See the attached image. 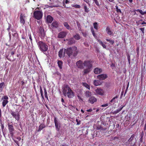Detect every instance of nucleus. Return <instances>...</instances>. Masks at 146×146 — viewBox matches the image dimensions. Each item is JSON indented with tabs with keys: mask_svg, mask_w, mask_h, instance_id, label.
<instances>
[{
	"mask_svg": "<svg viewBox=\"0 0 146 146\" xmlns=\"http://www.w3.org/2000/svg\"><path fill=\"white\" fill-rule=\"evenodd\" d=\"M98 41L99 42V44L101 45L103 43L102 41L100 40H98Z\"/></svg>",
	"mask_w": 146,
	"mask_h": 146,
	"instance_id": "55",
	"label": "nucleus"
},
{
	"mask_svg": "<svg viewBox=\"0 0 146 146\" xmlns=\"http://www.w3.org/2000/svg\"><path fill=\"white\" fill-rule=\"evenodd\" d=\"M67 35L66 32L64 31H62L59 33L58 34V37L60 38H63L64 37Z\"/></svg>",
	"mask_w": 146,
	"mask_h": 146,
	"instance_id": "13",
	"label": "nucleus"
},
{
	"mask_svg": "<svg viewBox=\"0 0 146 146\" xmlns=\"http://www.w3.org/2000/svg\"><path fill=\"white\" fill-rule=\"evenodd\" d=\"M72 6L73 7L78 8H80L81 7V6L80 5L77 4L72 5Z\"/></svg>",
	"mask_w": 146,
	"mask_h": 146,
	"instance_id": "37",
	"label": "nucleus"
},
{
	"mask_svg": "<svg viewBox=\"0 0 146 146\" xmlns=\"http://www.w3.org/2000/svg\"><path fill=\"white\" fill-rule=\"evenodd\" d=\"M94 72L96 74H98L101 73L102 72V70L101 68H96L94 70Z\"/></svg>",
	"mask_w": 146,
	"mask_h": 146,
	"instance_id": "16",
	"label": "nucleus"
},
{
	"mask_svg": "<svg viewBox=\"0 0 146 146\" xmlns=\"http://www.w3.org/2000/svg\"><path fill=\"white\" fill-rule=\"evenodd\" d=\"M108 76L106 74H102L97 76V78L100 80H104L107 78Z\"/></svg>",
	"mask_w": 146,
	"mask_h": 146,
	"instance_id": "11",
	"label": "nucleus"
},
{
	"mask_svg": "<svg viewBox=\"0 0 146 146\" xmlns=\"http://www.w3.org/2000/svg\"><path fill=\"white\" fill-rule=\"evenodd\" d=\"M38 45L39 49L42 52H45L48 50V46L42 41L38 42Z\"/></svg>",
	"mask_w": 146,
	"mask_h": 146,
	"instance_id": "4",
	"label": "nucleus"
},
{
	"mask_svg": "<svg viewBox=\"0 0 146 146\" xmlns=\"http://www.w3.org/2000/svg\"><path fill=\"white\" fill-rule=\"evenodd\" d=\"M8 103V101L7 100H3L2 104L3 107H5L6 104Z\"/></svg>",
	"mask_w": 146,
	"mask_h": 146,
	"instance_id": "31",
	"label": "nucleus"
},
{
	"mask_svg": "<svg viewBox=\"0 0 146 146\" xmlns=\"http://www.w3.org/2000/svg\"><path fill=\"white\" fill-rule=\"evenodd\" d=\"M63 92L65 96H67L69 98H72L74 97V93L68 86L64 85L62 88Z\"/></svg>",
	"mask_w": 146,
	"mask_h": 146,
	"instance_id": "2",
	"label": "nucleus"
},
{
	"mask_svg": "<svg viewBox=\"0 0 146 146\" xmlns=\"http://www.w3.org/2000/svg\"><path fill=\"white\" fill-rule=\"evenodd\" d=\"M11 114L17 120L19 119V115L17 111H11Z\"/></svg>",
	"mask_w": 146,
	"mask_h": 146,
	"instance_id": "10",
	"label": "nucleus"
},
{
	"mask_svg": "<svg viewBox=\"0 0 146 146\" xmlns=\"http://www.w3.org/2000/svg\"><path fill=\"white\" fill-rule=\"evenodd\" d=\"M89 102L91 104H93L97 101V99L94 96L90 97L89 100Z\"/></svg>",
	"mask_w": 146,
	"mask_h": 146,
	"instance_id": "17",
	"label": "nucleus"
},
{
	"mask_svg": "<svg viewBox=\"0 0 146 146\" xmlns=\"http://www.w3.org/2000/svg\"><path fill=\"white\" fill-rule=\"evenodd\" d=\"M87 111L88 112H91L92 111V109H90L89 110H87Z\"/></svg>",
	"mask_w": 146,
	"mask_h": 146,
	"instance_id": "57",
	"label": "nucleus"
},
{
	"mask_svg": "<svg viewBox=\"0 0 146 146\" xmlns=\"http://www.w3.org/2000/svg\"><path fill=\"white\" fill-rule=\"evenodd\" d=\"M2 100H7L8 99V97L7 96H3L2 98Z\"/></svg>",
	"mask_w": 146,
	"mask_h": 146,
	"instance_id": "42",
	"label": "nucleus"
},
{
	"mask_svg": "<svg viewBox=\"0 0 146 146\" xmlns=\"http://www.w3.org/2000/svg\"><path fill=\"white\" fill-rule=\"evenodd\" d=\"M96 129L98 130H102V127L100 126H97Z\"/></svg>",
	"mask_w": 146,
	"mask_h": 146,
	"instance_id": "48",
	"label": "nucleus"
},
{
	"mask_svg": "<svg viewBox=\"0 0 146 146\" xmlns=\"http://www.w3.org/2000/svg\"><path fill=\"white\" fill-rule=\"evenodd\" d=\"M63 25L68 30H70L71 28L68 24L66 22H64Z\"/></svg>",
	"mask_w": 146,
	"mask_h": 146,
	"instance_id": "25",
	"label": "nucleus"
},
{
	"mask_svg": "<svg viewBox=\"0 0 146 146\" xmlns=\"http://www.w3.org/2000/svg\"><path fill=\"white\" fill-rule=\"evenodd\" d=\"M95 91L97 94L101 96L103 95L104 93L103 90L100 88H97L95 90Z\"/></svg>",
	"mask_w": 146,
	"mask_h": 146,
	"instance_id": "14",
	"label": "nucleus"
},
{
	"mask_svg": "<svg viewBox=\"0 0 146 146\" xmlns=\"http://www.w3.org/2000/svg\"><path fill=\"white\" fill-rule=\"evenodd\" d=\"M76 121L77 122V125H79L81 123V121L80 120H79V119H76Z\"/></svg>",
	"mask_w": 146,
	"mask_h": 146,
	"instance_id": "43",
	"label": "nucleus"
},
{
	"mask_svg": "<svg viewBox=\"0 0 146 146\" xmlns=\"http://www.w3.org/2000/svg\"><path fill=\"white\" fill-rule=\"evenodd\" d=\"M84 11L87 13H88L89 11V9L88 8L87 6L86 5L84 6Z\"/></svg>",
	"mask_w": 146,
	"mask_h": 146,
	"instance_id": "35",
	"label": "nucleus"
},
{
	"mask_svg": "<svg viewBox=\"0 0 146 146\" xmlns=\"http://www.w3.org/2000/svg\"><path fill=\"white\" fill-rule=\"evenodd\" d=\"M84 86L86 87L88 89H90V86L86 83H83V85Z\"/></svg>",
	"mask_w": 146,
	"mask_h": 146,
	"instance_id": "38",
	"label": "nucleus"
},
{
	"mask_svg": "<svg viewBox=\"0 0 146 146\" xmlns=\"http://www.w3.org/2000/svg\"><path fill=\"white\" fill-rule=\"evenodd\" d=\"M58 26V23L56 21H54L52 24V26L53 28H57Z\"/></svg>",
	"mask_w": 146,
	"mask_h": 146,
	"instance_id": "21",
	"label": "nucleus"
},
{
	"mask_svg": "<svg viewBox=\"0 0 146 146\" xmlns=\"http://www.w3.org/2000/svg\"><path fill=\"white\" fill-rule=\"evenodd\" d=\"M143 136H141V138L140 139V141L139 142V144H140V143H141L143 141Z\"/></svg>",
	"mask_w": 146,
	"mask_h": 146,
	"instance_id": "46",
	"label": "nucleus"
},
{
	"mask_svg": "<svg viewBox=\"0 0 146 146\" xmlns=\"http://www.w3.org/2000/svg\"><path fill=\"white\" fill-rule=\"evenodd\" d=\"M44 96L48 100V97L47 96V92L46 90V89L45 88L44 89Z\"/></svg>",
	"mask_w": 146,
	"mask_h": 146,
	"instance_id": "33",
	"label": "nucleus"
},
{
	"mask_svg": "<svg viewBox=\"0 0 146 146\" xmlns=\"http://www.w3.org/2000/svg\"><path fill=\"white\" fill-rule=\"evenodd\" d=\"M61 102H62V104L65 107H67V106H65L66 103L65 102L63 98H62L61 99Z\"/></svg>",
	"mask_w": 146,
	"mask_h": 146,
	"instance_id": "41",
	"label": "nucleus"
},
{
	"mask_svg": "<svg viewBox=\"0 0 146 146\" xmlns=\"http://www.w3.org/2000/svg\"><path fill=\"white\" fill-rule=\"evenodd\" d=\"M10 133L11 134V137L12 139L17 143V141H16L15 140V134L16 133V131L14 129L13 126L11 125H10Z\"/></svg>",
	"mask_w": 146,
	"mask_h": 146,
	"instance_id": "6",
	"label": "nucleus"
},
{
	"mask_svg": "<svg viewBox=\"0 0 146 146\" xmlns=\"http://www.w3.org/2000/svg\"><path fill=\"white\" fill-rule=\"evenodd\" d=\"M108 106V104H104L102 105L101 106L102 107H105L107 106Z\"/></svg>",
	"mask_w": 146,
	"mask_h": 146,
	"instance_id": "50",
	"label": "nucleus"
},
{
	"mask_svg": "<svg viewBox=\"0 0 146 146\" xmlns=\"http://www.w3.org/2000/svg\"><path fill=\"white\" fill-rule=\"evenodd\" d=\"M14 53H15V52L13 51L11 52V55H13L14 54Z\"/></svg>",
	"mask_w": 146,
	"mask_h": 146,
	"instance_id": "60",
	"label": "nucleus"
},
{
	"mask_svg": "<svg viewBox=\"0 0 146 146\" xmlns=\"http://www.w3.org/2000/svg\"><path fill=\"white\" fill-rule=\"evenodd\" d=\"M39 35L42 38H43L46 36V34L43 28L40 26L39 29Z\"/></svg>",
	"mask_w": 146,
	"mask_h": 146,
	"instance_id": "8",
	"label": "nucleus"
},
{
	"mask_svg": "<svg viewBox=\"0 0 146 146\" xmlns=\"http://www.w3.org/2000/svg\"><path fill=\"white\" fill-rule=\"evenodd\" d=\"M41 97H42V98L43 99H44V96H43V94H41Z\"/></svg>",
	"mask_w": 146,
	"mask_h": 146,
	"instance_id": "61",
	"label": "nucleus"
},
{
	"mask_svg": "<svg viewBox=\"0 0 146 146\" xmlns=\"http://www.w3.org/2000/svg\"><path fill=\"white\" fill-rule=\"evenodd\" d=\"M20 22L21 23H22L23 24L25 23V17L24 15L21 14L20 16Z\"/></svg>",
	"mask_w": 146,
	"mask_h": 146,
	"instance_id": "15",
	"label": "nucleus"
},
{
	"mask_svg": "<svg viewBox=\"0 0 146 146\" xmlns=\"http://www.w3.org/2000/svg\"><path fill=\"white\" fill-rule=\"evenodd\" d=\"M140 30L142 31V33L144 35V28H141L139 29Z\"/></svg>",
	"mask_w": 146,
	"mask_h": 146,
	"instance_id": "45",
	"label": "nucleus"
},
{
	"mask_svg": "<svg viewBox=\"0 0 146 146\" xmlns=\"http://www.w3.org/2000/svg\"><path fill=\"white\" fill-rule=\"evenodd\" d=\"M134 137V135L133 134L129 139L127 143V144H129L131 142V145L132 146H134L135 145L136 140H135V141L133 140Z\"/></svg>",
	"mask_w": 146,
	"mask_h": 146,
	"instance_id": "9",
	"label": "nucleus"
},
{
	"mask_svg": "<svg viewBox=\"0 0 146 146\" xmlns=\"http://www.w3.org/2000/svg\"><path fill=\"white\" fill-rule=\"evenodd\" d=\"M91 31H92L93 35L94 36V37L95 36H96L95 35V34L94 31L93 30V29H91Z\"/></svg>",
	"mask_w": 146,
	"mask_h": 146,
	"instance_id": "49",
	"label": "nucleus"
},
{
	"mask_svg": "<svg viewBox=\"0 0 146 146\" xmlns=\"http://www.w3.org/2000/svg\"><path fill=\"white\" fill-rule=\"evenodd\" d=\"M74 37L75 39L78 40L80 39V37L79 35L78 34H76L74 36Z\"/></svg>",
	"mask_w": 146,
	"mask_h": 146,
	"instance_id": "32",
	"label": "nucleus"
},
{
	"mask_svg": "<svg viewBox=\"0 0 146 146\" xmlns=\"http://www.w3.org/2000/svg\"><path fill=\"white\" fill-rule=\"evenodd\" d=\"M78 99L79 100H82V99L80 97V96H78Z\"/></svg>",
	"mask_w": 146,
	"mask_h": 146,
	"instance_id": "58",
	"label": "nucleus"
},
{
	"mask_svg": "<svg viewBox=\"0 0 146 146\" xmlns=\"http://www.w3.org/2000/svg\"><path fill=\"white\" fill-rule=\"evenodd\" d=\"M135 11L139 12L142 15H143L145 14V12H143L142 10L141 9H137L135 10Z\"/></svg>",
	"mask_w": 146,
	"mask_h": 146,
	"instance_id": "29",
	"label": "nucleus"
},
{
	"mask_svg": "<svg viewBox=\"0 0 146 146\" xmlns=\"http://www.w3.org/2000/svg\"><path fill=\"white\" fill-rule=\"evenodd\" d=\"M144 24H146V22H143L141 23V24L143 25Z\"/></svg>",
	"mask_w": 146,
	"mask_h": 146,
	"instance_id": "62",
	"label": "nucleus"
},
{
	"mask_svg": "<svg viewBox=\"0 0 146 146\" xmlns=\"http://www.w3.org/2000/svg\"><path fill=\"white\" fill-rule=\"evenodd\" d=\"M58 64L60 69L62 68V62L61 60H58Z\"/></svg>",
	"mask_w": 146,
	"mask_h": 146,
	"instance_id": "24",
	"label": "nucleus"
},
{
	"mask_svg": "<svg viewBox=\"0 0 146 146\" xmlns=\"http://www.w3.org/2000/svg\"><path fill=\"white\" fill-rule=\"evenodd\" d=\"M29 39L30 40L31 42H32V37H31V36L30 34H29Z\"/></svg>",
	"mask_w": 146,
	"mask_h": 146,
	"instance_id": "47",
	"label": "nucleus"
},
{
	"mask_svg": "<svg viewBox=\"0 0 146 146\" xmlns=\"http://www.w3.org/2000/svg\"><path fill=\"white\" fill-rule=\"evenodd\" d=\"M40 94H43V92H42V87L41 86H40Z\"/></svg>",
	"mask_w": 146,
	"mask_h": 146,
	"instance_id": "51",
	"label": "nucleus"
},
{
	"mask_svg": "<svg viewBox=\"0 0 146 146\" xmlns=\"http://www.w3.org/2000/svg\"><path fill=\"white\" fill-rule=\"evenodd\" d=\"M63 2H65L66 4H68L69 3V1L68 0H63Z\"/></svg>",
	"mask_w": 146,
	"mask_h": 146,
	"instance_id": "53",
	"label": "nucleus"
},
{
	"mask_svg": "<svg viewBox=\"0 0 146 146\" xmlns=\"http://www.w3.org/2000/svg\"><path fill=\"white\" fill-rule=\"evenodd\" d=\"M76 23L79 30H80L81 28L80 27V23L78 21L76 22Z\"/></svg>",
	"mask_w": 146,
	"mask_h": 146,
	"instance_id": "40",
	"label": "nucleus"
},
{
	"mask_svg": "<svg viewBox=\"0 0 146 146\" xmlns=\"http://www.w3.org/2000/svg\"><path fill=\"white\" fill-rule=\"evenodd\" d=\"M91 93L89 91H87L86 92L85 95L87 97H89L91 95Z\"/></svg>",
	"mask_w": 146,
	"mask_h": 146,
	"instance_id": "30",
	"label": "nucleus"
},
{
	"mask_svg": "<svg viewBox=\"0 0 146 146\" xmlns=\"http://www.w3.org/2000/svg\"><path fill=\"white\" fill-rule=\"evenodd\" d=\"M74 40L73 38H71L70 39L68 42V43L69 44H71L74 43Z\"/></svg>",
	"mask_w": 146,
	"mask_h": 146,
	"instance_id": "28",
	"label": "nucleus"
},
{
	"mask_svg": "<svg viewBox=\"0 0 146 146\" xmlns=\"http://www.w3.org/2000/svg\"><path fill=\"white\" fill-rule=\"evenodd\" d=\"M129 83H128V84L127 85V87L126 88V90H127V89H128V87H129Z\"/></svg>",
	"mask_w": 146,
	"mask_h": 146,
	"instance_id": "63",
	"label": "nucleus"
},
{
	"mask_svg": "<svg viewBox=\"0 0 146 146\" xmlns=\"http://www.w3.org/2000/svg\"><path fill=\"white\" fill-rule=\"evenodd\" d=\"M45 126L44 124H41L39 127V129H38V131H40L42 130L43 128L45 127Z\"/></svg>",
	"mask_w": 146,
	"mask_h": 146,
	"instance_id": "22",
	"label": "nucleus"
},
{
	"mask_svg": "<svg viewBox=\"0 0 146 146\" xmlns=\"http://www.w3.org/2000/svg\"><path fill=\"white\" fill-rule=\"evenodd\" d=\"M94 84L96 86H98L101 84V83L99 81L95 80L94 81Z\"/></svg>",
	"mask_w": 146,
	"mask_h": 146,
	"instance_id": "20",
	"label": "nucleus"
},
{
	"mask_svg": "<svg viewBox=\"0 0 146 146\" xmlns=\"http://www.w3.org/2000/svg\"><path fill=\"white\" fill-rule=\"evenodd\" d=\"M115 9H116V11L117 13L120 12V13H121V11L120 9L118 8V7L117 6H115Z\"/></svg>",
	"mask_w": 146,
	"mask_h": 146,
	"instance_id": "39",
	"label": "nucleus"
},
{
	"mask_svg": "<svg viewBox=\"0 0 146 146\" xmlns=\"http://www.w3.org/2000/svg\"><path fill=\"white\" fill-rule=\"evenodd\" d=\"M53 20V18L50 16L48 15L46 17V21L48 23H51Z\"/></svg>",
	"mask_w": 146,
	"mask_h": 146,
	"instance_id": "18",
	"label": "nucleus"
},
{
	"mask_svg": "<svg viewBox=\"0 0 146 146\" xmlns=\"http://www.w3.org/2000/svg\"><path fill=\"white\" fill-rule=\"evenodd\" d=\"M127 90H126L125 91V93L124 94V96H125V94L127 93Z\"/></svg>",
	"mask_w": 146,
	"mask_h": 146,
	"instance_id": "64",
	"label": "nucleus"
},
{
	"mask_svg": "<svg viewBox=\"0 0 146 146\" xmlns=\"http://www.w3.org/2000/svg\"><path fill=\"white\" fill-rule=\"evenodd\" d=\"M85 2H86L87 3L89 4V0H83Z\"/></svg>",
	"mask_w": 146,
	"mask_h": 146,
	"instance_id": "59",
	"label": "nucleus"
},
{
	"mask_svg": "<svg viewBox=\"0 0 146 146\" xmlns=\"http://www.w3.org/2000/svg\"><path fill=\"white\" fill-rule=\"evenodd\" d=\"M4 86L5 84L4 82H2L0 83V93L2 92Z\"/></svg>",
	"mask_w": 146,
	"mask_h": 146,
	"instance_id": "23",
	"label": "nucleus"
},
{
	"mask_svg": "<svg viewBox=\"0 0 146 146\" xmlns=\"http://www.w3.org/2000/svg\"><path fill=\"white\" fill-rule=\"evenodd\" d=\"M101 45L104 48H106V45L104 43H103Z\"/></svg>",
	"mask_w": 146,
	"mask_h": 146,
	"instance_id": "52",
	"label": "nucleus"
},
{
	"mask_svg": "<svg viewBox=\"0 0 146 146\" xmlns=\"http://www.w3.org/2000/svg\"><path fill=\"white\" fill-rule=\"evenodd\" d=\"M106 40L107 41L109 42L111 44H113L114 43V41L111 39H107Z\"/></svg>",
	"mask_w": 146,
	"mask_h": 146,
	"instance_id": "36",
	"label": "nucleus"
},
{
	"mask_svg": "<svg viewBox=\"0 0 146 146\" xmlns=\"http://www.w3.org/2000/svg\"><path fill=\"white\" fill-rule=\"evenodd\" d=\"M106 31L107 33L109 35H111L112 33V32L111 31L110 28L108 27H107L106 28Z\"/></svg>",
	"mask_w": 146,
	"mask_h": 146,
	"instance_id": "19",
	"label": "nucleus"
},
{
	"mask_svg": "<svg viewBox=\"0 0 146 146\" xmlns=\"http://www.w3.org/2000/svg\"><path fill=\"white\" fill-rule=\"evenodd\" d=\"M119 97V96H116L115 97H113L110 101V102L109 103V104H111L110 103H112L113 102H115L116 100L115 99H117Z\"/></svg>",
	"mask_w": 146,
	"mask_h": 146,
	"instance_id": "26",
	"label": "nucleus"
},
{
	"mask_svg": "<svg viewBox=\"0 0 146 146\" xmlns=\"http://www.w3.org/2000/svg\"><path fill=\"white\" fill-rule=\"evenodd\" d=\"M65 50H66V53L69 56H70V55L73 53L74 56H76L78 53L77 48L75 46L67 48L66 49H65Z\"/></svg>",
	"mask_w": 146,
	"mask_h": 146,
	"instance_id": "3",
	"label": "nucleus"
},
{
	"mask_svg": "<svg viewBox=\"0 0 146 146\" xmlns=\"http://www.w3.org/2000/svg\"><path fill=\"white\" fill-rule=\"evenodd\" d=\"M33 15L35 19L39 20L42 18L43 13L41 11H36L34 12Z\"/></svg>",
	"mask_w": 146,
	"mask_h": 146,
	"instance_id": "5",
	"label": "nucleus"
},
{
	"mask_svg": "<svg viewBox=\"0 0 146 146\" xmlns=\"http://www.w3.org/2000/svg\"><path fill=\"white\" fill-rule=\"evenodd\" d=\"M54 122L56 130L58 131H59L60 127V123L56 117H54Z\"/></svg>",
	"mask_w": 146,
	"mask_h": 146,
	"instance_id": "7",
	"label": "nucleus"
},
{
	"mask_svg": "<svg viewBox=\"0 0 146 146\" xmlns=\"http://www.w3.org/2000/svg\"><path fill=\"white\" fill-rule=\"evenodd\" d=\"M76 65L78 68L84 69L83 73L84 75L89 73L92 70V62L90 60H86L83 62L81 60H79L76 62Z\"/></svg>",
	"mask_w": 146,
	"mask_h": 146,
	"instance_id": "1",
	"label": "nucleus"
},
{
	"mask_svg": "<svg viewBox=\"0 0 146 146\" xmlns=\"http://www.w3.org/2000/svg\"><path fill=\"white\" fill-rule=\"evenodd\" d=\"M124 107V106H123L121 107H120V108L117 109L116 110H115L114 111L113 113H118L122 109H123V108Z\"/></svg>",
	"mask_w": 146,
	"mask_h": 146,
	"instance_id": "27",
	"label": "nucleus"
},
{
	"mask_svg": "<svg viewBox=\"0 0 146 146\" xmlns=\"http://www.w3.org/2000/svg\"><path fill=\"white\" fill-rule=\"evenodd\" d=\"M66 50H65V49L64 50L63 49L60 50L58 52L59 56L60 58L63 57L65 56Z\"/></svg>",
	"mask_w": 146,
	"mask_h": 146,
	"instance_id": "12",
	"label": "nucleus"
},
{
	"mask_svg": "<svg viewBox=\"0 0 146 146\" xmlns=\"http://www.w3.org/2000/svg\"><path fill=\"white\" fill-rule=\"evenodd\" d=\"M82 34H83V35L84 36H85V37L87 35H86V33L82 32Z\"/></svg>",
	"mask_w": 146,
	"mask_h": 146,
	"instance_id": "56",
	"label": "nucleus"
},
{
	"mask_svg": "<svg viewBox=\"0 0 146 146\" xmlns=\"http://www.w3.org/2000/svg\"><path fill=\"white\" fill-rule=\"evenodd\" d=\"M93 1L95 2L96 5L97 6L99 5V4L98 1V0H93Z\"/></svg>",
	"mask_w": 146,
	"mask_h": 146,
	"instance_id": "44",
	"label": "nucleus"
},
{
	"mask_svg": "<svg viewBox=\"0 0 146 146\" xmlns=\"http://www.w3.org/2000/svg\"><path fill=\"white\" fill-rule=\"evenodd\" d=\"M123 91H122L121 92V95L120 97V98H122V96L123 94Z\"/></svg>",
	"mask_w": 146,
	"mask_h": 146,
	"instance_id": "54",
	"label": "nucleus"
},
{
	"mask_svg": "<svg viewBox=\"0 0 146 146\" xmlns=\"http://www.w3.org/2000/svg\"><path fill=\"white\" fill-rule=\"evenodd\" d=\"M93 25L94 28L96 30H97L98 26V23L96 22L94 23L93 24Z\"/></svg>",
	"mask_w": 146,
	"mask_h": 146,
	"instance_id": "34",
	"label": "nucleus"
}]
</instances>
